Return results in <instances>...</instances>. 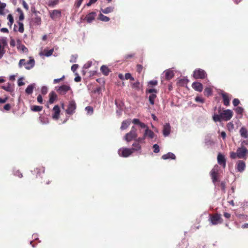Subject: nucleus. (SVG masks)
<instances>
[{
  "label": "nucleus",
  "mask_w": 248,
  "mask_h": 248,
  "mask_svg": "<svg viewBox=\"0 0 248 248\" xmlns=\"http://www.w3.org/2000/svg\"><path fill=\"white\" fill-rule=\"evenodd\" d=\"M31 25H39L41 24V18L39 16H35L34 18H32L30 21Z\"/></svg>",
  "instance_id": "nucleus-29"
},
{
  "label": "nucleus",
  "mask_w": 248,
  "mask_h": 248,
  "mask_svg": "<svg viewBox=\"0 0 248 248\" xmlns=\"http://www.w3.org/2000/svg\"><path fill=\"white\" fill-rule=\"evenodd\" d=\"M48 88L46 86H43L41 88V93L43 94H46L47 93Z\"/></svg>",
  "instance_id": "nucleus-50"
},
{
  "label": "nucleus",
  "mask_w": 248,
  "mask_h": 248,
  "mask_svg": "<svg viewBox=\"0 0 248 248\" xmlns=\"http://www.w3.org/2000/svg\"><path fill=\"white\" fill-rule=\"evenodd\" d=\"M24 78L21 77L17 81V84L19 86H22L25 84V83L23 82Z\"/></svg>",
  "instance_id": "nucleus-49"
},
{
  "label": "nucleus",
  "mask_w": 248,
  "mask_h": 248,
  "mask_svg": "<svg viewBox=\"0 0 248 248\" xmlns=\"http://www.w3.org/2000/svg\"><path fill=\"white\" fill-rule=\"evenodd\" d=\"M227 127L228 129L230 131H232L234 129V125L232 122H230L228 124H227Z\"/></svg>",
  "instance_id": "nucleus-48"
},
{
  "label": "nucleus",
  "mask_w": 248,
  "mask_h": 248,
  "mask_svg": "<svg viewBox=\"0 0 248 248\" xmlns=\"http://www.w3.org/2000/svg\"><path fill=\"white\" fill-rule=\"evenodd\" d=\"M133 153H137L139 154L141 153V146L139 142L134 141L132 144V147L130 148Z\"/></svg>",
  "instance_id": "nucleus-12"
},
{
  "label": "nucleus",
  "mask_w": 248,
  "mask_h": 248,
  "mask_svg": "<svg viewBox=\"0 0 248 248\" xmlns=\"http://www.w3.org/2000/svg\"><path fill=\"white\" fill-rule=\"evenodd\" d=\"M1 88L10 93H12L14 91L13 86L10 83H8L6 85L2 86Z\"/></svg>",
  "instance_id": "nucleus-25"
},
{
  "label": "nucleus",
  "mask_w": 248,
  "mask_h": 248,
  "mask_svg": "<svg viewBox=\"0 0 248 248\" xmlns=\"http://www.w3.org/2000/svg\"><path fill=\"white\" fill-rule=\"evenodd\" d=\"M238 158H246L248 155V149L246 147H240L237 150Z\"/></svg>",
  "instance_id": "nucleus-9"
},
{
  "label": "nucleus",
  "mask_w": 248,
  "mask_h": 248,
  "mask_svg": "<svg viewBox=\"0 0 248 248\" xmlns=\"http://www.w3.org/2000/svg\"><path fill=\"white\" fill-rule=\"evenodd\" d=\"M241 137L243 139L248 138V131L245 127H242L239 131Z\"/></svg>",
  "instance_id": "nucleus-23"
},
{
  "label": "nucleus",
  "mask_w": 248,
  "mask_h": 248,
  "mask_svg": "<svg viewBox=\"0 0 248 248\" xmlns=\"http://www.w3.org/2000/svg\"><path fill=\"white\" fill-rule=\"evenodd\" d=\"M56 90L60 95H64L68 92L71 91L72 90L70 86L69 85L63 84L60 86H57L55 87Z\"/></svg>",
  "instance_id": "nucleus-4"
},
{
  "label": "nucleus",
  "mask_w": 248,
  "mask_h": 248,
  "mask_svg": "<svg viewBox=\"0 0 248 248\" xmlns=\"http://www.w3.org/2000/svg\"><path fill=\"white\" fill-rule=\"evenodd\" d=\"M209 221L212 225L217 224V213H215L213 215H209Z\"/></svg>",
  "instance_id": "nucleus-27"
},
{
  "label": "nucleus",
  "mask_w": 248,
  "mask_h": 248,
  "mask_svg": "<svg viewBox=\"0 0 248 248\" xmlns=\"http://www.w3.org/2000/svg\"><path fill=\"white\" fill-rule=\"evenodd\" d=\"M92 64V62H88L87 63L84 65L83 68L85 69H88L91 66Z\"/></svg>",
  "instance_id": "nucleus-58"
},
{
  "label": "nucleus",
  "mask_w": 248,
  "mask_h": 248,
  "mask_svg": "<svg viewBox=\"0 0 248 248\" xmlns=\"http://www.w3.org/2000/svg\"><path fill=\"white\" fill-rule=\"evenodd\" d=\"M193 76L195 79H204L207 77V74L204 70L199 68L194 71Z\"/></svg>",
  "instance_id": "nucleus-5"
},
{
  "label": "nucleus",
  "mask_w": 248,
  "mask_h": 248,
  "mask_svg": "<svg viewBox=\"0 0 248 248\" xmlns=\"http://www.w3.org/2000/svg\"><path fill=\"white\" fill-rule=\"evenodd\" d=\"M235 112L238 115H240V117H242L243 113L244 112V108L241 107H237L234 109Z\"/></svg>",
  "instance_id": "nucleus-33"
},
{
  "label": "nucleus",
  "mask_w": 248,
  "mask_h": 248,
  "mask_svg": "<svg viewBox=\"0 0 248 248\" xmlns=\"http://www.w3.org/2000/svg\"><path fill=\"white\" fill-rule=\"evenodd\" d=\"M137 137L138 134L137 132V129L133 126L132 127L130 132L125 134L124 137V139L127 142H129L132 140H135V139L137 138Z\"/></svg>",
  "instance_id": "nucleus-3"
},
{
  "label": "nucleus",
  "mask_w": 248,
  "mask_h": 248,
  "mask_svg": "<svg viewBox=\"0 0 248 248\" xmlns=\"http://www.w3.org/2000/svg\"><path fill=\"white\" fill-rule=\"evenodd\" d=\"M232 104L234 106L236 107L240 104V101L237 98H235L232 101Z\"/></svg>",
  "instance_id": "nucleus-53"
},
{
  "label": "nucleus",
  "mask_w": 248,
  "mask_h": 248,
  "mask_svg": "<svg viewBox=\"0 0 248 248\" xmlns=\"http://www.w3.org/2000/svg\"><path fill=\"white\" fill-rule=\"evenodd\" d=\"M7 19L9 20L8 22V25L9 27H11L14 22V18L13 16H7Z\"/></svg>",
  "instance_id": "nucleus-47"
},
{
  "label": "nucleus",
  "mask_w": 248,
  "mask_h": 248,
  "mask_svg": "<svg viewBox=\"0 0 248 248\" xmlns=\"http://www.w3.org/2000/svg\"><path fill=\"white\" fill-rule=\"evenodd\" d=\"M192 87L195 91L201 92L203 90L202 84L199 82H194L192 84Z\"/></svg>",
  "instance_id": "nucleus-16"
},
{
  "label": "nucleus",
  "mask_w": 248,
  "mask_h": 248,
  "mask_svg": "<svg viewBox=\"0 0 248 248\" xmlns=\"http://www.w3.org/2000/svg\"><path fill=\"white\" fill-rule=\"evenodd\" d=\"M14 175L16 176H17L20 178H21L22 177V174L18 170L14 172Z\"/></svg>",
  "instance_id": "nucleus-63"
},
{
  "label": "nucleus",
  "mask_w": 248,
  "mask_h": 248,
  "mask_svg": "<svg viewBox=\"0 0 248 248\" xmlns=\"http://www.w3.org/2000/svg\"><path fill=\"white\" fill-rule=\"evenodd\" d=\"M146 93H150L149 96V101L150 103L152 105H154L155 104V100L156 98V93L157 91L155 89H148L146 90Z\"/></svg>",
  "instance_id": "nucleus-6"
},
{
  "label": "nucleus",
  "mask_w": 248,
  "mask_h": 248,
  "mask_svg": "<svg viewBox=\"0 0 248 248\" xmlns=\"http://www.w3.org/2000/svg\"><path fill=\"white\" fill-rule=\"evenodd\" d=\"M59 0H50L48 1V5L50 7H53L58 4Z\"/></svg>",
  "instance_id": "nucleus-40"
},
{
  "label": "nucleus",
  "mask_w": 248,
  "mask_h": 248,
  "mask_svg": "<svg viewBox=\"0 0 248 248\" xmlns=\"http://www.w3.org/2000/svg\"><path fill=\"white\" fill-rule=\"evenodd\" d=\"M219 93L222 95L223 104L226 106H229L230 104V98H229V95L228 93L223 92L221 90L220 91Z\"/></svg>",
  "instance_id": "nucleus-14"
},
{
  "label": "nucleus",
  "mask_w": 248,
  "mask_h": 248,
  "mask_svg": "<svg viewBox=\"0 0 248 248\" xmlns=\"http://www.w3.org/2000/svg\"><path fill=\"white\" fill-rule=\"evenodd\" d=\"M226 159L224 155L218 153V165L224 169L226 167Z\"/></svg>",
  "instance_id": "nucleus-11"
},
{
  "label": "nucleus",
  "mask_w": 248,
  "mask_h": 248,
  "mask_svg": "<svg viewBox=\"0 0 248 248\" xmlns=\"http://www.w3.org/2000/svg\"><path fill=\"white\" fill-rule=\"evenodd\" d=\"M209 135H208L205 138V144L207 145H211L213 142L212 141L208 139Z\"/></svg>",
  "instance_id": "nucleus-61"
},
{
  "label": "nucleus",
  "mask_w": 248,
  "mask_h": 248,
  "mask_svg": "<svg viewBox=\"0 0 248 248\" xmlns=\"http://www.w3.org/2000/svg\"><path fill=\"white\" fill-rule=\"evenodd\" d=\"M97 20L107 22L109 20V18L108 16H98Z\"/></svg>",
  "instance_id": "nucleus-43"
},
{
  "label": "nucleus",
  "mask_w": 248,
  "mask_h": 248,
  "mask_svg": "<svg viewBox=\"0 0 248 248\" xmlns=\"http://www.w3.org/2000/svg\"><path fill=\"white\" fill-rule=\"evenodd\" d=\"M53 110L54 113L52 115V117L54 119L57 120L59 118L60 113V109L59 106L58 105L55 106L53 108Z\"/></svg>",
  "instance_id": "nucleus-19"
},
{
  "label": "nucleus",
  "mask_w": 248,
  "mask_h": 248,
  "mask_svg": "<svg viewBox=\"0 0 248 248\" xmlns=\"http://www.w3.org/2000/svg\"><path fill=\"white\" fill-rule=\"evenodd\" d=\"M144 137L148 138L150 139H153L155 137V134L153 131L149 129V127H147L145 129L144 133Z\"/></svg>",
  "instance_id": "nucleus-18"
},
{
  "label": "nucleus",
  "mask_w": 248,
  "mask_h": 248,
  "mask_svg": "<svg viewBox=\"0 0 248 248\" xmlns=\"http://www.w3.org/2000/svg\"><path fill=\"white\" fill-rule=\"evenodd\" d=\"M78 64H73L72 66H71V70L73 72H75L77 69L78 68Z\"/></svg>",
  "instance_id": "nucleus-57"
},
{
  "label": "nucleus",
  "mask_w": 248,
  "mask_h": 248,
  "mask_svg": "<svg viewBox=\"0 0 248 248\" xmlns=\"http://www.w3.org/2000/svg\"><path fill=\"white\" fill-rule=\"evenodd\" d=\"M124 79H130L131 80H134V78L131 76V74L129 73H127L124 75Z\"/></svg>",
  "instance_id": "nucleus-46"
},
{
  "label": "nucleus",
  "mask_w": 248,
  "mask_h": 248,
  "mask_svg": "<svg viewBox=\"0 0 248 248\" xmlns=\"http://www.w3.org/2000/svg\"><path fill=\"white\" fill-rule=\"evenodd\" d=\"M154 149V152L155 153H158L159 152L160 148L159 146L157 144H155L153 146Z\"/></svg>",
  "instance_id": "nucleus-45"
},
{
  "label": "nucleus",
  "mask_w": 248,
  "mask_h": 248,
  "mask_svg": "<svg viewBox=\"0 0 248 248\" xmlns=\"http://www.w3.org/2000/svg\"><path fill=\"white\" fill-rule=\"evenodd\" d=\"M35 87V84L32 83L28 86L25 90V93L27 94H31L32 93L34 88Z\"/></svg>",
  "instance_id": "nucleus-28"
},
{
  "label": "nucleus",
  "mask_w": 248,
  "mask_h": 248,
  "mask_svg": "<svg viewBox=\"0 0 248 248\" xmlns=\"http://www.w3.org/2000/svg\"><path fill=\"white\" fill-rule=\"evenodd\" d=\"M145 139L146 138L144 137V135H143V137H139L138 138H136L134 141L139 142V144H140V143H143L145 142Z\"/></svg>",
  "instance_id": "nucleus-39"
},
{
  "label": "nucleus",
  "mask_w": 248,
  "mask_h": 248,
  "mask_svg": "<svg viewBox=\"0 0 248 248\" xmlns=\"http://www.w3.org/2000/svg\"><path fill=\"white\" fill-rule=\"evenodd\" d=\"M142 69H143V66L141 64H138L137 65V71L139 73H140L141 71L142 70Z\"/></svg>",
  "instance_id": "nucleus-55"
},
{
  "label": "nucleus",
  "mask_w": 248,
  "mask_h": 248,
  "mask_svg": "<svg viewBox=\"0 0 248 248\" xmlns=\"http://www.w3.org/2000/svg\"><path fill=\"white\" fill-rule=\"evenodd\" d=\"M232 115L233 112L232 110L226 109L218 115V121L220 120L228 121L232 118Z\"/></svg>",
  "instance_id": "nucleus-1"
},
{
  "label": "nucleus",
  "mask_w": 248,
  "mask_h": 248,
  "mask_svg": "<svg viewBox=\"0 0 248 248\" xmlns=\"http://www.w3.org/2000/svg\"><path fill=\"white\" fill-rule=\"evenodd\" d=\"M195 101L196 102H201L202 103H203L204 102V99L202 98L201 97H200V96H197L195 98Z\"/></svg>",
  "instance_id": "nucleus-59"
},
{
  "label": "nucleus",
  "mask_w": 248,
  "mask_h": 248,
  "mask_svg": "<svg viewBox=\"0 0 248 248\" xmlns=\"http://www.w3.org/2000/svg\"><path fill=\"white\" fill-rule=\"evenodd\" d=\"M6 4L5 3L0 1V15H2L4 14V10L6 7Z\"/></svg>",
  "instance_id": "nucleus-37"
},
{
  "label": "nucleus",
  "mask_w": 248,
  "mask_h": 248,
  "mask_svg": "<svg viewBox=\"0 0 248 248\" xmlns=\"http://www.w3.org/2000/svg\"><path fill=\"white\" fill-rule=\"evenodd\" d=\"M204 95L207 96H209L212 95V90L211 88L208 87H206L204 90Z\"/></svg>",
  "instance_id": "nucleus-36"
},
{
  "label": "nucleus",
  "mask_w": 248,
  "mask_h": 248,
  "mask_svg": "<svg viewBox=\"0 0 248 248\" xmlns=\"http://www.w3.org/2000/svg\"><path fill=\"white\" fill-rule=\"evenodd\" d=\"M230 156L233 159L238 157L237 151H236V153H231Z\"/></svg>",
  "instance_id": "nucleus-62"
},
{
  "label": "nucleus",
  "mask_w": 248,
  "mask_h": 248,
  "mask_svg": "<svg viewBox=\"0 0 248 248\" xmlns=\"http://www.w3.org/2000/svg\"><path fill=\"white\" fill-rule=\"evenodd\" d=\"M113 10H114V7L110 6V7L105 8L104 9H101V11L104 14H108L112 12L113 11Z\"/></svg>",
  "instance_id": "nucleus-32"
},
{
  "label": "nucleus",
  "mask_w": 248,
  "mask_h": 248,
  "mask_svg": "<svg viewBox=\"0 0 248 248\" xmlns=\"http://www.w3.org/2000/svg\"><path fill=\"white\" fill-rule=\"evenodd\" d=\"M130 122L129 120H125L122 123L121 126V130H124L126 129L130 125Z\"/></svg>",
  "instance_id": "nucleus-31"
},
{
  "label": "nucleus",
  "mask_w": 248,
  "mask_h": 248,
  "mask_svg": "<svg viewBox=\"0 0 248 248\" xmlns=\"http://www.w3.org/2000/svg\"><path fill=\"white\" fill-rule=\"evenodd\" d=\"M165 77L167 80H170L174 76V73L172 70L170 69H167L164 71Z\"/></svg>",
  "instance_id": "nucleus-21"
},
{
  "label": "nucleus",
  "mask_w": 248,
  "mask_h": 248,
  "mask_svg": "<svg viewBox=\"0 0 248 248\" xmlns=\"http://www.w3.org/2000/svg\"><path fill=\"white\" fill-rule=\"evenodd\" d=\"M162 159L164 160H167L169 159H175L176 158L175 155L171 152H169L166 154L163 155L162 157Z\"/></svg>",
  "instance_id": "nucleus-24"
},
{
  "label": "nucleus",
  "mask_w": 248,
  "mask_h": 248,
  "mask_svg": "<svg viewBox=\"0 0 248 248\" xmlns=\"http://www.w3.org/2000/svg\"><path fill=\"white\" fill-rule=\"evenodd\" d=\"M210 175L215 186H216L217 181V165H215L210 172Z\"/></svg>",
  "instance_id": "nucleus-13"
},
{
  "label": "nucleus",
  "mask_w": 248,
  "mask_h": 248,
  "mask_svg": "<svg viewBox=\"0 0 248 248\" xmlns=\"http://www.w3.org/2000/svg\"><path fill=\"white\" fill-rule=\"evenodd\" d=\"M246 168V164L244 161L239 160L236 164V170L237 171L242 172Z\"/></svg>",
  "instance_id": "nucleus-15"
},
{
  "label": "nucleus",
  "mask_w": 248,
  "mask_h": 248,
  "mask_svg": "<svg viewBox=\"0 0 248 248\" xmlns=\"http://www.w3.org/2000/svg\"><path fill=\"white\" fill-rule=\"evenodd\" d=\"M43 107L40 106H32L31 107V110L34 112H39L42 110Z\"/></svg>",
  "instance_id": "nucleus-34"
},
{
  "label": "nucleus",
  "mask_w": 248,
  "mask_h": 248,
  "mask_svg": "<svg viewBox=\"0 0 248 248\" xmlns=\"http://www.w3.org/2000/svg\"><path fill=\"white\" fill-rule=\"evenodd\" d=\"M88 115H92L93 113V108L92 107L87 106L85 108Z\"/></svg>",
  "instance_id": "nucleus-38"
},
{
  "label": "nucleus",
  "mask_w": 248,
  "mask_h": 248,
  "mask_svg": "<svg viewBox=\"0 0 248 248\" xmlns=\"http://www.w3.org/2000/svg\"><path fill=\"white\" fill-rule=\"evenodd\" d=\"M221 188L223 193L225 192L226 184L224 182H222L220 184Z\"/></svg>",
  "instance_id": "nucleus-60"
},
{
  "label": "nucleus",
  "mask_w": 248,
  "mask_h": 248,
  "mask_svg": "<svg viewBox=\"0 0 248 248\" xmlns=\"http://www.w3.org/2000/svg\"><path fill=\"white\" fill-rule=\"evenodd\" d=\"M35 65V61L33 59H30L29 61H26L25 59H21L18 63L19 68L24 66L25 68L27 70L32 68Z\"/></svg>",
  "instance_id": "nucleus-2"
},
{
  "label": "nucleus",
  "mask_w": 248,
  "mask_h": 248,
  "mask_svg": "<svg viewBox=\"0 0 248 248\" xmlns=\"http://www.w3.org/2000/svg\"><path fill=\"white\" fill-rule=\"evenodd\" d=\"M17 48L19 50H21L22 52H27L28 50L27 48L21 43L20 40H18L16 43Z\"/></svg>",
  "instance_id": "nucleus-20"
},
{
  "label": "nucleus",
  "mask_w": 248,
  "mask_h": 248,
  "mask_svg": "<svg viewBox=\"0 0 248 248\" xmlns=\"http://www.w3.org/2000/svg\"><path fill=\"white\" fill-rule=\"evenodd\" d=\"M100 70L103 74L105 76H108L110 72V70L109 69V68L105 65H103L101 67Z\"/></svg>",
  "instance_id": "nucleus-30"
},
{
  "label": "nucleus",
  "mask_w": 248,
  "mask_h": 248,
  "mask_svg": "<svg viewBox=\"0 0 248 248\" xmlns=\"http://www.w3.org/2000/svg\"><path fill=\"white\" fill-rule=\"evenodd\" d=\"M240 142L241 147L248 148V138L241 140Z\"/></svg>",
  "instance_id": "nucleus-35"
},
{
  "label": "nucleus",
  "mask_w": 248,
  "mask_h": 248,
  "mask_svg": "<svg viewBox=\"0 0 248 248\" xmlns=\"http://www.w3.org/2000/svg\"><path fill=\"white\" fill-rule=\"evenodd\" d=\"M118 153L121 157H127L133 154V152L130 148H122L119 149Z\"/></svg>",
  "instance_id": "nucleus-8"
},
{
  "label": "nucleus",
  "mask_w": 248,
  "mask_h": 248,
  "mask_svg": "<svg viewBox=\"0 0 248 248\" xmlns=\"http://www.w3.org/2000/svg\"><path fill=\"white\" fill-rule=\"evenodd\" d=\"M49 99L48 101V103L49 104H53L54 102V101L57 99V95L54 91H52L49 93Z\"/></svg>",
  "instance_id": "nucleus-22"
},
{
  "label": "nucleus",
  "mask_w": 248,
  "mask_h": 248,
  "mask_svg": "<svg viewBox=\"0 0 248 248\" xmlns=\"http://www.w3.org/2000/svg\"><path fill=\"white\" fill-rule=\"evenodd\" d=\"M131 87L133 89H135L137 90H139L140 89V82L139 81H137L136 82L132 83L131 85Z\"/></svg>",
  "instance_id": "nucleus-41"
},
{
  "label": "nucleus",
  "mask_w": 248,
  "mask_h": 248,
  "mask_svg": "<svg viewBox=\"0 0 248 248\" xmlns=\"http://www.w3.org/2000/svg\"><path fill=\"white\" fill-rule=\"evenodd\" d=\"M83 0H77V2L75 4V6L76 8H78L81 5Z\"/></svg>",
  "instance_id": "nucleus-54"
},
{
  "label": "nucleus",
  "mask_w": 248,
  "mask_h": 248,
  "mask_svg": "<svg viewBox=\"0 0 248 248\" xmlns=\"http://www.w3.org/2000/svg\"><path fill=\"white\" fill-rule=\"evenodd\" d=\"M80 19V23L87 21L88 23H90L94 20V16H81Z\"/></svg>",
  "instance_id": "nucleus-26"
},
{
  "label": "nucleus",
  "mask_w": 248,
  "mask_h": 248,
  "mask_svg": "<svg viewBox=\"0 0 248 248\" xmlns=\"http://www.w3.org/2000/svg\"><path fill=\"white\" fill-rule=\"evenodd\" d=\"M77 106L74 100L70 101L68 104L67 108L66 109V112L68 114H73L75 113Z\"/></svg>",
  "instance_id": "nucleus-10"
},
{
  "label": "nucleus",
  "mask_w": 248,
  "mask_h": 248,
  "mask_svg": "<svg viewBox=\"0 0 248 248\" xmlns=\"http://www.w3.org/2000/svg\"><path fill=\"white\" fill-rule=\"evenodd\" d=\"M157 81L156 80H150L148 82L149 85H151V86H155L157 84Z\"/></svg>",
  "instance_id": "nucleus-56"
},
{
  "label": "nucleus",
  "mask_w": 248,
  "mask_h": 248,
  "mask_svg": "<svg viewBox=\"0 0 248 248\" xmlns=\"http://www.w3.org/2000/svg\"><path fill=\"white\" fill-rule=\"evenodd\" d=\"M37 100V101L38 102V103H39L40 104L43 103V98H42L41 95L39 94L38 95Z\"/></svg>",
  "instance_id": "nucleus-64"
},
{
  "label": "nucleus",
  "mask_w": 248,
  "mask_h": 248,
  "mask_svg": "<svg viewBox=\"0 0 248 248\" xmlns=\"http://www.w3.org/2000/svg\"><path fill=\"white\" fill-rule=\"evenodd\" d=\"M77 58H78V56L77 55H72V56L71 57V59L70 60V62H76Z\"/></svg>",
  "instance_id": "nucleus-52"
},
{
  "label": "nucleus",
  "mask_w": 248,
  "mask_h": 248,
  "mask_svg": "<svg viewBox=\"0 0 248 248\" xmlns=\"http://www.w3.org/2000/svg\"><path fill=\"white\" fill-rule=\"evenodd\" d=\"M170 132V125L169 123H166L163 126V134L164 136H168Z\"/></svg>",
  "instance_id": "nucleus-17"
},
{
  "label": "nucleus",
  "mask_w": 248,
  "mask_h": 248,
  "mask_svg": "<svg viewBox=\"0 0 248 248\" xmlns=\"http://www.w3.org/2000/svg\"><path fill=\"white\" fill-rule=\"evenodd\" d=\"M54 51V49L52 48V49H51L50 50H44V53H45V55L46 57H49L50 56H51L53 54V52Z\"/></svg>",
  "instance_id": "nucleus-42"
},
{
  "label": "nucleus",
  "mask_w": 248,
  "mask_h": 248,
  "mask_svg": "<svg viewBox=\"0 0 248 248\" xmlns=\"http://www.w3.org/2000/svg\"><path fill=\"white\" fill-rule=\"evenodd\" d=\"M7 46V41L6 37L0 38V59L2 58L5 53V47Z\"/></svg>",
  "instance_id": "nucleus-7"
},
{
  "label": "nucleus",
  "mask_w": 248,
  "mask_h": 248,
  "mask_svg": "<svg viewBox=\"0 0 248 248\" xmlns=\"http://www.w3.org/2000/svg\"><path fill=\"white\" fill-rule=\"evenodd\" d=\"M18 25H19L18 31L21 33L23 32V31H24L23 24L21 22H19Z\"/></svg>",
  "instance_id": "nucleus-51"
},
{
  "label": "nucleus",
  "mask_w": 248,
  "mask_h": 248,
  "mask_svg": "<svg viewBox=\"0 0 248 248\" xmlns=\"http://www.w3.org/2000/svg\"><path fill=\"white\" fill-rule=\"evenodd\" d=\"M39 119L43 124H46L48 123V119L46 118H45L44 117L40 116L39 117Z\"/></svg>",
  "instance_id": "nucleus-44"
}]
</instances>
